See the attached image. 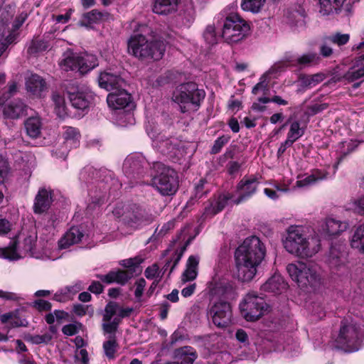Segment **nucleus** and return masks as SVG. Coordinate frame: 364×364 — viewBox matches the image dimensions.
Here are the masks:
<instances>
[{
	"label": "nucleus",
	"instance_id": "nucleus-1",
	"mask_svg": "<svg viewBox=\"0 0 364 364\" xmlns=\"http://www.w3.org/2000/svg\"><path fill=\"white\" fill-rule=\"evenodd\" d=\"M265 254L266 247L259 237L246 238L235 252L234 276L242 282L251 281Z\"/></svg>",
	"mask_w": 364,
	"mask_h": 364
},
{
	"label": "nucleus",
	"instance_id": "nucleus-2",
	"mask_svg": "<svg viewBox=\"0 0 364 364\" xmlns=\"http://www.w3.org/2000/svg\"><path fill=\"white\" fill-rule=\"evenodd\" d=\"M284 247L291 255L300 258H309L320 250V240L308 237L301 227L290 226L284 241Z\"/></svg>",
	"mask_w": 364,
	"mask_h": 364
},
{
	"label": "nucleus",
	"instance_id": "nucleus-3",
	"mask_svg": "<svg viewBox=\"0 0 364 364\" xmlns=\"http://www.w3.org/2000/svg\"><path fill=\"white\" fill-rule=\"evenodd\" d=\"M165 50L166 45L163 41L148 40L141 34L132 36L128 42L129 53L146 62L161 59Z\"/></svg>",
	"mask_w": 364,
	"mask_h": 364
},
{
	"label": "nucleus",
	"instance_id": "nucleus-4",
	"mask_svg": "<svg viewBox=\"0 0 364 364\" xmlns=\"http://www.w3.org/2000/svg\"><path fill=\"white\" fill-rule=\"evenodd\" d=\"M151 186L164 196L174 194L178 187V176L171 168L161 162H153Z\"/></svg>",
	"mask_w": 364,
	"mask_h": 364
},
{
	"label": "nucleus",
	"instance_id": "nucleus-5",
	"mask_svg": "<svg viewBox=\"0 0 364 364\" xmlns=\"http://www.w3.org/2000/svg\"><path fill=\"white\" fill-rule=\"evenodd\" d=\"M205 97V92L198 88L194 82L179 85L173 94V101L176 103L182 113L196 110L201 100Z\"/></svg>",
	"mask_w": 364,
	"mask_h": 364
},
{
	"label": "nucleus",
	"instance_id": "nucleus-6",
	"mask_svg": "<svg viewBox=\"0 0 364 364\" xmlns=\"http://www.w3.org/2000/svg\"><path fill=\"white\" fill-rule=\"evenodd\" d=\"M286 269L301 289L315 288L320 284L321 278L314 267L302 262L287 264Z\"/></svg>",
	"mask_w": 364,
	"mask_h": 364
},
{
	"label": "nucleus",
	"instance_id": "nucleus-7",
	"mask_svg": "<svg viewBox=\"0 0 364 364\" xmlns=\"http://www.w3.org/2000/svg\"><path fill=\"white\" fill-rule=\"evenodd\" d=\"M360 328L352 321H343L341 323L339 335L336 339L338 348L345 352L356 351L360 346Z\"/></svg>",
	"mask_w": 364,
	"mask_h": 364
},
{
	"label": "nucleus",
	"instance_id": "nucleus-8",
	"mask_svg": "<svg viewBox=\"0 0 364 364\" xmlns=\"http://www.w3.org/2000/svg\"><path fill=\"white\" fill-rule=\"evenodd\" d=\"M249 25L238 16L226 18L223 24L222 37L228 43H237L247 35Z\"/></svg>",
	"mask_w": 364,
	"mask_h": 364
},
{
	"label": "nucleus",
	"instance_id": "nucleus-9",
	"mask_svg": "<svg viewBox=\"0 0 364 364\" xmlns=\"http://www.w3.org/2000/svg\"><path fill=\"white\" fill-rule=\"evenodd\" d=\"M267 304L262 297L254 292L245 295L240 304V309L243 317L248 321H254L259 318Z\"/></svg>",
	"mask_w": 364,
	"mask_h": 364
},
{
	"label": "nucleus",
	"instance_id": "nucleus-10",
	"mask_svg": "<svg viewBox=\"0 0 364 364\" xmlns=\"http://www.w3.org/2000/svg\"><path fill=\"white\" fill-rule=\"evenodd\" d=\"M15 13L14 6L11 4L0 9V35H18L16 31L25 21L27 14H21L12 21Z\"/></svg>",
	"mask_w": 364,
	"mask_h": 364
},
{
	"label": "nucleus",
	"instance_id": "nucleus-11",
	"mask_svg": "<svg viewBox=\"0 0 364 364\" xmlns=\"http://www.w3.org/2000/svg\"><path fill=\"white\" fill-rule=\"evenodd\" d=\"M37 235L33 233L26 236L23 241L17 245L16 241L4 249H0V257L10 260H16L26 255H32L36 245Z\"/></svg>",
	"mask_w": 364,
	"mask_h": 364
},
{
	"label": "nucleus",
	"instance_id": "nucleus-12",
	"mask_svg": "<svg viewBox=\"0 0 364 364\" xmlns=\"http://www.w3.org/2000/svg\"><path fill=\"white\" fill-rule=\"evenodd\" d=\"M154 219L152 214L136 204L127 208L122 215L124 223L134 229L147 225L152 223Z\"/></svg>",
	"mask_w": 364,
	"mask_h": 364
},
{
	"label": "nucleus",
	"instance_id": "nucleus-13",
	"mask_svg": "<svg viewBox=\"0 0 364 364\" xmlns=\"http://www.w3.org/2000/svg\"><path fill=\"white\" fill-rule=\"evenodd\" d=\"M208 314L212 318L213 323L219 328H225L232 321V308L226 301L214 304L208 310Z\"/></svg>",
	"mask_w": 364,
	"mask_h": 364
},
{
	"label": "nucleus",
	"instance_id": "nucleus-14",
	"mask_svg": "<svg viewBox=\"0 0 364 364\" xmlns=\"http://www.w3.org/2000/svg\"><path fill=\"white\" fill-rule=\"evenodd\" d=\"M259 182L255 176L244 177L236 186V193L238 197L235 199L232 198V202L238 205L242 201L250 198L255 193Z\"/></svg>",
	"mask_w": 364,
	"mask_h": 364
},
{
	"label": "nucleus",
	"instance_id": "nucleus-15",
	"mask_svg": "<svg viewBox=\"0 0 364 364\" xmlns=\"http://www.w3.org/2000/svg\"><path fill=\"white\" fill-rule=\"evenodd\" d=\"M53 203V191L50 188H41L34 199L33 212L36 214L46 213Z\"/></svg>",
	"mask_w": 364,
	"mask_h": 364
},
{
	"label": "nucleus",
	"instance_id": "nucleus-16",
	"mask_svg": "<svg viewBox=\"0 0 364 364\" xmlns=\"http://www.w3.org/2000/svg\"><path fill=\"white\" fill-rule=\"evenodd\" d=\"M107 102L114 109H123L131 102V96L124 87L117 88L108 95Z\"/></svg>",
	"mask_w": 364,
	"mask_h": 364
},
{
	"label": "nucleus",
	"instance_id": "nucleus-17",
	"mask_svg": "<svg viewBox=\"0 0 364 364\" xmlns=\"http://www.w3.org/2000/svg\"><path fill=\"white\" fill-rule=\"evenodd\" d=\"M346 247L343 245H333L331 247L327 262L331 269H338L344 267L346 262Z\"/></svg>",
	"mask_w": 364,
	"mask_h": 364
},
{
	"label": "nucleus",
	"instance_id": "nucleus-18",
	"mask_svg": "<svg viewBox=\"0 0 364 364\" xmlns=\"http://www.w3.org/2000/svg\"><path fill=\"white\" fill-rule=\"evenodd\" d=\"M28 106L24 102L16 99L5 105L3 109V114L5 118L17 119L27 114Z\"/></svg>",
	"mask_w": 364,
	"mask_h": 364
},
{
	"label": "nucleus",
	"instance_id": "nucleus-19",
	"mask_svg": "<svg viewBox=\"0 0 364 364\" xmlns=\"http://www.w3.org/2000/svg\"><path fill=\"white\" fill-rule=\"evenodd\" d=\"M99 85L108 91H113L117 88L124 87L126 82L119 75L109 72H103L98 77Z\"/></svg>",
	"mask_w": 364,
	"mask_h": 364
},
{
	"label": "nucleus",
	"instance_id": "nucleus-20",
	"mask_svg": "<svg viewBox=\"0 0 364 364\" xmlns=\"http://www.w3.org/2000/svg\"><path fill=\"white\" fill-rule=\"evenodd\" d=\"M97 277L107 284L116 282L121 285H124L134 276L132 272L119 269L117 271H111L106 275L98 274Z\"/></svg>",
	"mask_w": 364,
	"mask_h": 364
},
{
	"label": "nucleus",
	"instance_id": "nucleus-21",
	"mask_svg": "<svg viewBox=\"0 0 364 364\" xmlns=\"http://www.w3.org/2000/svg\"><path fill=\"white\" fill-rule=\"evenodd\" d=\"M287 287L284 278L279 274H274L262 286V289L264 291L282 294Z\"/></svg>",
	"mask_w": 364,
	"mask_h": 364
},
{
	"label": "nucleus",
	"instance_id": "nucleus-22",
	"mask_svg": "<svg viewBox=\"0 0 364 364\" xmlns=\"http://www.w3.org/2000/svg\"><path fill=\"white\" fill-rule=\"evenodd\" d=\"M68 97L72 105L78 109H85L91 102V95L84 92L68 91Z\"/></svg>",
	"mask_w": 364,
	"mask_h": 364
},
{
	"label": "nucleus",
	"instance_id": "nucleus-23",
	"mask_svg": "<svg viewBox=\"0 0 364 364\" xmlns=\"http://www.w3.org/2000/svg\"><path fill=\"white\" fill-rule=\"evenodd\" d=\"M364 76V55L355 61L353 66L343 75V78L348 82H354Z\"/></svg>",
	"mask_w": 364,
	"mask_h": 364
},
{
	"label": "nucleus",
	"instance_id": "nucleus-24",
	"mask_svg": "<svg viewBox=\"0 0 364 364\" xmlns=\"http://www.w3.org/2000/svg\"><path fill=\"white\" fill-rule=\"evenodd\" d=\"M83 235L82 232L78 227H72L65 234L64 237L59 240L60 248L65 249L72 245L79 242L81 241Z\"/></svg>",
	"mask_w": 364,
	"mask_h": 364
},
{
	"label": "nucleus",
	"instance_id": "nucleus-25",
	"mask_svg": "<svg viewBox=\"0 0 364 364\" xmlns=\"http://www.w3.org/2000/svg\"><path fill=\"white\" fill-rule=\"evenodd\" d=\"M348 228L346 222H343L333 218H328L322 226L323 230L328 235H338L344 232Z\"/></svg>",
	"mask_w": 364,
	"mask_h": 364
},
{
	"label": "nucleus",
	"instance_id": "nucleus-26",
	"mask_svg": "<svg viewBox=\"0 0 364 364\" xmlns=\"http://www.w3.org/2000/svg\"><path fill=\"white\" fill-rule=\"evenodd\" d=\"M199 264V257L198 256L191 255L188 257L186 269L181 276V281L186 283L195 279L198 274V266Z\"/></svg>",
	"mask_w": 364,
	"mask_h": 364
},
{
	"label": "nucleus",
	"instance_id": "nucleus-27",
	"mask_svg": "<svg viewBox=\"0 0 364 364\" xmlns=\"http://www.w3.org/2000/svg\"><path fill=\"white\" fill-rule=\"evenodd\" d=\"M26 89L28 92L36 96L46 89V84L44 80L36 74H33L28 77L26 82Z\"/></svg>",
	"mask_w": 364,
	"mask_h": 364
},
{
	"label": "nucleus",
	"instance_id": "nucleus-28",
	"mask_svg": "<svg viewBox=\"0 0 364 364\" xmlns=\"http://www.w3.org/2000/svg\"><path fill=\"white\" fill-rule=\"evenodd\" d=\"M173 358L183 364H193L197 358V354L191 346H183L174 350Z\"/></svg>",
	"mask_w": 364,
	"mask_h": 364
},
{
	"label": "nucleus",
	"instance_id": "nucleus-29",
	"mask_svg": "<svg viewBox=\"0 0 364 364\" xmlns=\"http://www.w3.org/2000/svg\"><path fill=\"white\" fill-rule=\"evenodd\" d=\"M181 0H155L153 11L158 14L166 15L175 11Z\"/></svg>",
	"mask_w": 364,
	"mask_h": 364
},
{
	"label": "nucleus",
	"instance_id": "nucleus-30",
	"mask_svg": "<svg viewBox=\"0 0 364 364\" xmlns=\"http://www.w3.org/2000/svg\"><path fill=\"white\" fill-rule=\"evenodd\" d=\"M79 55L74 53L70 50H67L63 55V58L59 65L60 68L65 70H75L78 71Z\"/></svg>",
	"mask_w": 364,
	"mask_h": 364
},
{
	"label": "nucleus",
	"instance_id": "nucleus-31",
	"mask_svg": "<svg viewBox=\"0 0 364 364\" xmlns=\"http://www.w3.org/2000/svg\"><path fill=\"white\" fill-rule=\"evenodd\" d=\"M78 71L80 74H85L98 65L97 57L92 54L85 53L79 55Z\"/></svg>",
	"mask_w": 364,
	"mask_h": 364
},
{
	"label": "nucleus",
	"instance_id": "nucleus-32",
	"mask_svg": "<svg viewBox=\"0 0 364 364\" xmlns=\"http://www.w3.org/2000/svg\"><path fill=\"white\" fill-rule=\"evenodd\" d=\"M346 0H319V12L323 16L337 13Z\"/></svg>",
	"mask_w": 364,
	"mask_h": 364
},
{
	"label": "nucleus",
	"instance_id": "nucleus-33",
	"mask_svg": "<svg viewBox=\"0 0 364 364\" xmlns=\"http://www.w3.org/2000/svg\"><path fill=\"white\" fill-rule=\"evenodd\" d=\"M133 311V308H122L119 306V316L114 317L112 323H105L104 325V332L112 333L113 331H117L122 319L123 318L129 317Z\"/></svg>",
	"mask_w": 364,
	"mask_h": 364
},
{
	"label": "nucleus",
	"instance_id": "nucleus-34",
	"mask_svg": "<svg viewBox=\"0 0 364 364\" xmlns=\"http://www.w3.org/2000/svg\"><path fill=\"white\" fill-rule=\"evenodd\" d=\"M27 134L33 139L38 137L41 133L42 122L38 117L28 118L24 122Z\"/></svg>",
	"mask_w": 364,
	"mask_h": 364
},
{
	"label": "nucleus",
	"instance_id": "nucleus-35",
	"mask_svg": "<svg viewBox=\"0 0 364 364\" xmlns=\"http://www.w3.org/2000/svg\"><path fill=\"white\" fill-rule=\"evenodd\" d=\"M63 138L67 146L77 147L80 144V133L79 130L73 127H65Z\"/></svg>",
	"mask_w": 364,
	"mask_h": 364
},
{
	"label": "nucleus",
	"instance_id": "nucleus-36",
	"mask_svg": "<svg viewBox=\"0 0 364 364\" xmlns=\"http://www.w3.org/2000/svg\"><path fill=\"white\" fill-rule=\"evenodd\" d=\"M156 146L162 154H170L177 149L178 141L174 138L168 139L161 136L156 141Z\"/></svg>",
	"mask_w": 364,
	"mask_h": 364
},
{
	"label": "nucleus",
	"instance_id": "nucleus-37",
	"mask_svg": "<svg viewBox=\"0 0 364 364\" xmlns=\"http://www.w3.org/2000/svg\"><path fill=\"white\" fill-rule=\"evenodd\" d=\"M144 262V259L136 256L132 258L123 259L120 262V264L127 268V271L132 272V275L139 274L141 272L140 264Z\"/></svg>",
	"mask_w": 364,
	"mask_h": 364
},
{
	"label": "nucleus",
	"instance_id": "nucleus-38",
	"mask_svg": "<svg viewBox=\"0 0 364 364\" xmlns=\"http://www.w3.org/2000/svg\"><path fill=\"white\" fill-rule=\"evenodd\" d=\"M326 173L316 170L314 171L311 175L299 178V179L296 183V185L298 187L311 186L320 180L326 178Z\"/></svg>",
	"mask_w": 364,
	"mask_h": 364
},
{
	"label": "nucleus",
	"instance_id": "nucleus-39",
	"mask_svg": "<svg viewBox=\"0 0 364 364\" xmlns=\"http://www.w3.org/2000/svg\"><path fill=\"white\" fill-rule=\"evenodd\" d=\"M116 316H119V304L114 301L109 302L105 308V313L102 317V328L104 331V325L105 323H112L113 318Z\"/></svg>",
	"mask_w": 364,
	"mask_h": 364
},
{
	"label": "nucleus",
	"instance_id": "nucleus-40",
	"mask_svg": "<svg viewBox=\"0 0 364 364\" xmlns=\"http://www.w3.org/2000/svg\"><path fill=\"white\" fill-rule=\"evenodd\" d=\"M141 167V162L139 156H130L123 164V169L127 173H139Z\"/></svg>",
	"mask_w": 364,
	"mask_h": 364
},
{
	"label": "nucleus",
	"instance_id": "nucleus-41",
	"mask_svg": "<svg viewBox=\"0 0 364 364\" xmlns=\"http://www.w3.org/2000/svg\"><path fill=\"white\" fill-rule=\"evenodd\" d=\"M115 333L116 331H113L112 333L104 332L105 334H108V341L103 343V349L106 356L110 359L114 358V354L118 346L116 341Z\"/></svg>",
	"mask_w": 364,
	"mask_h": 364
},
{
	"label": "nucleus",
	"instance_id": "nucleus-42",
	"mask_svg": "<svg viewBox=\"0 0 364 364\" xmlns=\"http://www.w3.org/2000/svg\"><path fill=\"white\" fill-rule=\"evenodd\" d=\"M350 245L364 254V224L356 228L350 240Z\"/></svg>",
	"mask_w": 364,
	"mask_h": 364
},
{
	"label": "nucleus",
	"instance_id": "nucleus-43",
	"mask_svg": "<svg viewBox=\"0 0 364 364\" xmlns=\"http://www.w3.org/2000/svg\"><path fill=\"white\" fill-rule=\"evenodd\" d=\"M232 198V197L229 194L220 196L215 206L210 205L205 208V214L212 215L217 214L225 207L228 201Z\"/></svg>",
	"mask_w": 364,
	"mask_h": 364
},
{
	"label": "nucleus",
	"instance_id": "nucleus-44",
	"mask_svg": "<svg viewBox=\"0 0 364 364\" xmlns=\"http://www.w3.org/2000/svg\"><path fill=\"white\" fill-rule=\"evenodd\" d=\"M53 101L54 102V110L60 118H64L67 114L64 98L59 94L53 95Z\"/></svg>",
	"mask_w": 364,
	"mask_h": 364
},
{
	"label": "nucleus",
	"instance_id": "nucleus-45",
	"mask_svg": "<svg viewBox=\"0 0 364 364\" xmlns=\"http://www.w3.org/2000/svg\"><path fill=\"white\" fill-rule=\"evenodd\" d=\"M103 14L97 10H92L82 16L80 24L82 26H88L92 23H97L102 19Z\"/></svg>",
	"mask_w": 364,
	"mask_h": 364
},
{
	"label": "nucleus",
	"instance_id": "nucleus-46",
	"mask_svg": "<svg viewBox=\"0 0 364 364\" xmlns=\"http://www.w3.org/2000/svg\"><path fill=\"white\" fill-rule=\"evenodd\" d=\"M326 76L323 73H318L314 75H306L301 78V83L304 86L312 87L321 82Z\"/></svg>",
	"mask_w": 364,
	"mask_h": 364
},
{
	"label": "nucleus",
	"instance_id": "nucleus-47",
	"mask_svg": "<svg viewBox=\"0 0 364 364\" xmlns=\"http://www.w3.org/2000/svg\"><path fill=\"white\" fill-rule=\"evenodd\" d=\"M304 134V129L300 127V123L297 121L292 122L287 134V139L293 144Z\"/></svg>",
	"mask_w": 364,
	"mask_h": 364
},
{
	"label": "nucleus",
	"instance_id": "nucleus-48",
	"mask_svg": "<svg viewBox=\"0 0 364 364\" xmlns=\"http://www.w3.org/2000/svg\"><path fill=\"white\" fill-rule=\"evenodd\" d=\"M266 0H243L241 6L243 10L258 13L264 6Z\"/></svg>",
	"mask_w": 364,
	"mask_h": 364
},
{
	"label": "nucleus",
	"instance_id": "nucleus-49",
	"mask_svg": "<svg viewBox=\"0 0 364 364\" xmlns=\"http://www.w3.org/2000/svg\"><path fill=\"white\" fill-rule=\"evenodd\" d=\"M49 45L47 41L40 39L33 40L31 46L28 48V52L30 54H36L39 52L46 50Z\"/></svg>",
	"mask_w": 364,
	"mask_h": 364
},
{
	"label": "nucleus",
	"instance_id": "nucleus-50",
	"mask_svg": "<svg viewBox=\"0 0 364 364\" xmlns=\"http://www.w3.org/2000/svg\"><path fill=\"white\" fill-rule=\"evenodd\" d=\"M27 341L33 344H48L51 341L50 335L44 333L43 335H28L25 337Z\"/></svg>",
	"mask_w": 364,
	"mask_h": 364
},
{
	"label": "nucleus",
	"instance_id": "nucleus-51",
	"mask_svg": "<svg viewBox=\"0 0 364 364\" xmlns=\"http://www.w3.org/2000/svg\"><path fill=\"white\" fill-rule=\"evenodd\" d=\"M16 35H0V58L6 51L9 46L14 42Z\"/></svg>",
	"mask_w": 364,
	"mask_h": 364
},
{
	"label": "nucleus",
	"instance_id": "nucleus-52",
	"mask_svg": "<svg viewBox=\"0 0 364 364\" xmlns=\"http://www.w3.org/2000/svg\"><path fill=\"white\" fill-rule=\"evenodd\" d=\"M318 58H319L316 53H309L298 58L296 59V62L299 65L302 66H308L311 63L316 62Z\"/></svg>",
	"mask_w": 364,
	"mask_h": 364
},
{
	"label": "nucleus",
	"instance_id": "nucleus-53",
	"mask_svg": "<svg viewBox=\"0 0 364 364\" xmlns=\"http://www.w3.org/2000/svg\"><path fill=\"white\" fill-rule=\"evenodd\" d=\"M185 250H186V247H183L180 250H177L175 252L173 258L171 260H168L166 262V264L164 265V267L163 268L164 272L167 269L168 267L170 265V264L172 261H173V264L171 267L169 274H171L173 271V269H175V267L177 266L179 261L181 260Z\"/></svg>",
	"mask_w": 364,
	"mask_h": 364
},
{
	"label": "nucleus",
	"instance_id": "nucleus-54",
	"mask_svg": "<svg viewBox=\"0 0 364 364\" xmlns=\"http://www.w3.org/2000/svg\"><path fill=\"white\" fill-rule=\"evenodd\" d=\"M350 36L348 34H341L340 33H336L327 38L330 42L337 44L339 46L346 44Z\"/></svg>",
	"mask_w": 364,
	"mask_h": 364
},
{
	"label": "nucleus",
	"instance_id": "nucleus-55",
	"mask_svg": "<svg viewBox=\"0 0 364 364\" xmlns=\"http://www.w3.org/2000/svg\"><path fill=\"white\" fill-rule=\"evenodd\" d=\"M81 326L82 324L79 322L67 324L63 327L62 332L66 336H73L78 332V329Z\"/></svg>",
	"mask_w": 364,
	"mask_h": 364
},
{
	"label": "nucleus",
	"instance_id": "nucleus-56",
	"mask_svg": "<svg viewBox=\"0 0 364 364\" xmlns=\"http://www.w3.org/2000/svg\"><path fill=\"white\" fill-rule=\"evenodd\" d=\"M203 36L205 40L209 43V44H215L216 43V36L215 35V29L213 26H208L204 33Z\"/></svg>",
	"mask_w": 364,
	"mask_h": 364
},
{
	"label": "nucleus",
	"instance_id": "nucleus-57",
	"mask_svg": "<svg viewBox=\"0 0 364 364\" xmlns=\"http://www.w3.org/2000/svg\"><path fill=\"white\" fill-rule=\"evenodd\" d=\"M159 267L156 264L148 267L144 272V274L147 279H152L156 277H159ZM162 277L160 276V278Z\"/></svg>",
	"mask_w": 364,
	"mask_h": 364
},
{
	"label": "nucleus",
	"instance_id": "nucleus-58",
	"mask_svg": "<svg viewBox=\"0 0 364 364\" xmlns=\"http://www.w3.org/2000/svg\"><path fill=\"white\" fill-rule=\"evenodd\" d=\"M146 284V282L144 278H140L135 282L136 289L134 291V296L138 300L140 299L143 294Z\"/></svg>",
	"mask_w": 364,
	"mask_h": 364
},
{
	"label": "nucleus",
	"instance_id": "nucleus-59",
	"mask_svg": "<svg viewBox=\"0 0 364 364\" xmlns=\"http://www.w3.org/2000/svg\"><path fill=\"white\" fill-rule=\"evenodd\" d=\"M53 299L59 301V302H66L69 300H71V298L67 291H65V287L58 291L53 296Z\"/></svg>",
	"mask_w": 364,
	"mask_h": 364
},
{
	"label": "nucleus",
	"instance_id": "nucleus-60",
	"mask_svg": "<svg viewBox=\"0 0 364 364\" xmlns=\"http://www.w3.org/2000/svg\"><path fill=\"white\" fill-rule=\"evenodd\" d=\"M259 102L266 104L270 102L277 103L280 105H287L288 104L287 101L285 100H283L280 96L275 95L272 98L268 97H259L258 99Z\"/></svg>",
	"mask_w": 364,
	"mask_h": 364
},
{
	"label": "nucleus",
	"instance_id": "nucleus-61",
	"mask_svg": "<svg viewBox=\"0 0 364 364\" xmlns=\"http://www.w3.org/2000/svg\"><path fill=\"white\" fill-rule=\"evenodd\" d=\"M328 105L327 103L314 104L308 107V114L310 115L316 114L323 110L327 109Z\"/></svg>",
	"mask_w": 364,
	"mask_h": 364
},
{
	"label": "nucleus",
	"instance_id": "nucleus-62",
	"mask_svg": "<svg viewBox=\"0 0 364 364\" xmlns=\"http://www.w3.org/2000/svg\"><path fill=\"white\" fill-rule=\"evenodd\" d=\"M228 142V139L225 136L219 137L215 140L211 150L212 154H218L222 147Z\"/></svg>",
	"mask_w": 364,
	"mask_h": 364
},
{
	"label": "nucleus",
	"instance_id": "nucleus-63",
	"mask_svg": "<svg viewBox=\"0 0 364 364\" xmlns=\"http://www.w3.org/2000/svg\"><path fill=\"white\" fill-rule=\"evenodd\" d=\"M89 306L80 304H74L73 306V312L78 316H83L87 313Z\"/></svg>",
	"mask_w": 364,
	"mask_h": 364
},
{
	"label": "nucleus",
	"instance_id": "nucleus-64",
	"mask_svg": "<svg viewBox=\"0 0 364 364\" xmlns=\"http://www.w3.org/2000/svg\"><path fill=\"white\" fill-rule=\"evenodd\" d=\"M88 290L93 294H100L103 291V286L100 282L94 281L89 286Z\"/></svg>",
	"mask_w": 364,
	"mask_h": 364
}]
</instances>
